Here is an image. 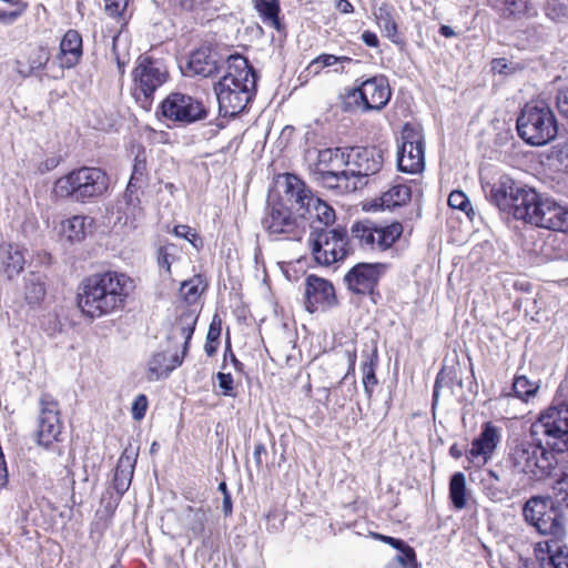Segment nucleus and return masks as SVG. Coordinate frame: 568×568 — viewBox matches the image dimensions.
I'll return each mask as SVG.
<instances>
[{
  "label": "nucleus",
  "mask_w": 568,
  "mask_h": 568,
  "mask_svg": "<svg viewBox=\"0 0 568 568\" xmlns=\"http://www.w3.org/2000/svg\"><path fill=\"white\" fill-rule=\"evenodd\" d=\"M226 73L214 84L220 114L235 116L245 110L256 91V73L239 53L226 57Z\"/></svg>",
  "instance_id": "1"
},
{
  "label": "nucleus",
  "mask_w": 568,
  "mask_h": 568,
  "mask_svg": "<svg viewBox=\"0 0 568 568\" xmlns=\"http://www.w3.org/2000/svg\"><path fill=\"white\" fill-rule=\"evenodd\" d=\"M133 288L129 276L118 272H105L88 277L78 295L81 312L97 318L124 305Z\"/></svg>",
  "instance_id": "2"
},
{
  "label": "nucleus",
  "mask_w": 568,
  "mask_h": 568,
  "mask_svg": "<svg viewBox=\"0 0 568 568\" xmlns=\"http://www.w3.org/2000/svg\"><path fill=\"white\" fill-rule=\"evenodd\" d=\"M557 459L541 443L514 440L505 458V467L525 481H541L550 477Z\"/></svg>",
  "instance_id": "3"
},
{
  "label": "nucleus",
  "mask_w": 568,
  "mask_h": 568,
  "mask_svg": "<svg viewBox=\"0 0 568 568\" xmlns=\"http://www.w3.org/2000/svg\"><path fill=\"white\" fill-rule=\"evenodd\" d=\"M109 189V176L100 168L81 166L60 176L53 183L52 196L74 203H93Z\"/></svg>",
  "instance_id": "4"
},
{
  "label": "nucleus",
  "mask_w": 568,
  "mask_h": 568,
  "mask_svg": "<svg viewBox=\"0 0 568 568\" xmlns=\"http://www.w3.org/2000/svg\"><path fill=\"white\" fill-rule=\"evenodd\" d=\"M519 136L531 145H545L557 135V121L545 102L527 103L517 118Z\"/></svg>",
  "instance_id": "5"
},
{
  "label": "nucleus",
  "mask_w": 568,
  "mask_h": 568,
  "mask_svg": "<svg viewBox=\"0 0 568 568\" xmlns=\"http://www.w3.org/2000/svg\"><path fill=\"white\" fill-rule=\"evenodd\" d=\"M483 187L488 201L515 220L520 219L535 190L507 174L500 175L494 183Z\"/></svg>",
  "instance_id": "6"
},
{
  "label": "nucleus",
  "mask_w": 568,
  "mask_h": 568,
  "mask_svg": "<svg viewBox=\"0 0 568 568\" xmlns=\"http://www.w3.org/2000/svg\"><path fill=\"white\" fill-rule=\"evenodd\" d=\"M525 520L547 539L541 542H564L566 525L564 516L550 505V499L542 496L530 497L523 507Z\"/></svg>",
  "instance_id": "7"
},
{
  "label": "nucleus",
  "mask_w": 568,
  "mask_h": 568,
  "mask_svg": "<svg viewBox=\"0 0 568 568\" xmlns=\"http://www.w3.org/2000/svg\"><path fill=\"white\" fill-rule=\"evenodd\" d=\"M262 226L273 240L301 241L307 231V219L292 206L277 202L267 206Z\"/></svg>",
  "instance_id": "8"
},
{
  "label": "nucleus",
  "mask_w": 568,
  "mask_h": 568,
  "mask_svg": "<svg viewBox=\"0 0 568 568\" xmlns=\"http://www.w3.org/2000/svg\"><path fill=\"white\" fill-rule=\"evenodd\" d=\"M531 197L518 221L540 229L568 232V207L549 196L539 194L536 190Z\"/></svg>",
  "instance_id": "9"
},
{
  "label": "nucleus",
  "mask_w": 568,
  "mask_h": 568,
  "mask_svg": "<svg viewBox=\"0 0 568 568\" xmlns=\"http://www.w3.org/2000/svg\"><path fill=\"white\" fill-rule=\"evenodd\" d=\"M197 316L193 311L186 310L178 317L173 332H179L184 338L182 355L175 354L171 358L163 352L154 353L148 362L146 378L159 381L168 377L176 367L181 366L189 349L190 341L195 329Z\"/></svg>",
  "instance_id": "10"
},
{
  "label": "nucleus",
  "mask_w": 568,
  "mask_h": 568,
  "mask_svg": "<svg viewBox=\"0 0 568 568\" xmlns=\"http://www.w3.org/2000/svg\"><path fill=\"white\" fill-rule=\"evenodd\" d=\"M390 87L385 75H374L365 80L357 79L356 87L345 94V109L359 108L364 112L381 111L389 102Z\"/></svg>",
  "instance_id": "11"
},
{
  "label": "nucleus",
  "mask_w": 568,
  "mask_h": 568,
  "mask_svg": "<svg viewBox=\"0 0 568 568\" xmlns=\"http://www.w3.org/2000/svg\"><path fill=\"white\" fill-rule=\"evenodd\" d=\"M308 242L314 260L324 266L344 260L349 253L347 232L342 227L314 230Z\"/></svg>",
  "instance_id": "12"
},
{
  "label": "nucleus",
  "mask_w": 568,
  "mask_h": 568,
  "mask_svg": "<svg viewBox=\"0 0 568 568\" xmlns=\"http://www.w3.org/2000/svg\"><path fill=\"white\" fill-rule=\"evenodd\" d=\"M132 75L134 95L144 108H148L152 103L154 92L168 81L169 72L160 60L141 55Z\"/></svg>",
  "instance_id": "13"
},
{
  "label": "nucleus",
  "mask_w": 568,
  "mask_h": 568,
  "mask_svg": "<svg viewBox=\"0 0 568 568\" xmlns=\"http://www.w3.org/2000/svg\"><path fill=\"white\" fill-rule=\"evenodd\" d=\"M545 436L547 447L556 453L568 452V406H551L534 425Z\"/></svg>",
  "instance_id": "14"
},
{
  "label": "nucleus",
  "mask_w": 568,
  "mask_h": 568,
  "mask_svg": "<svg viewBox=\"0 0 568 568\" xmlns=\"http://www.w3.org/2000/svg\"><path fill=\"white\" fill-rule=\"evenodd\" d=\"M397 151L398 170L405 173H419L425 166L424 135L422 130L406 123L400 132Z\"/></svg>",
  "instance_id": "15"
},
{
  "label": "nucleus",
  "mask_w": 568,
  "mask_h": 568,
  "mask_svg": "<svg viewBox=\"0 0 568 568\" xmlns=\"http://www.w3.org/2000/svg\"><path fill=\"white\" fill-rule=\"evenodd\" d=\"M403 233L400 223L378 226L374 223H356L352 227V235L364 250L385 251L389 248Z\"/></svg>",
  "instance_id": "16"
},
{
  "label": "nucleus",
  "mask_w": 568,
  "mask_h": 568,
  "mask_svg": "<svg viewBox=\"0 0 568 568\" xmlns=\"http://www.w3.org/2000/svg\"><path fill=\"white\" fill-rule=\"evenodd\" d=\"M345 159L348 174L358 180L361 189L366 186L367 178L378 173L383 166V152L375 146L347 148Z\"/></svg>",
  "instance_id": "17"
},
{
  "label": "nucleus",
  "mask_w": 568,
  "mask_h": 568,
  "mask_svg": "<svg viewBox=\"0 0 568 568\" xmlns=\"http://www.w3.org/2000/svg\"><path fill=\"white\" fill-rule=\"evenodd\" d=\"M162 115L180 123H193L206 118L207 112L203 103L184 93L169 94L161 103Z\"/></svg>",
  "instance_id": "18"
},
{
  "label": "nucleus",
  "mask_w": 568,
  "mask_h": 568,
  "mask_svg": "<svg viewBox=\"0 0 568 568\" xmlns=\"http://www.w3.org/2000/svg\"><path fill=\"white\" fill-rule=\"evenodd\" d=\"M62 432V422L58 402L44 394L40 399V414L38 418V444L49 447L59 440Z\"/></svg>",
  "instance_id": "19"
},
{
  "label": "nucleus",
  "mask_w": 568,
  "mask_h": 568,
  "mask_svg": "<svg viewBox=\"0 0 568 568\" xmlns=\"http://www.w3.org/2000/svg\"><path fill=\"white\" fill-rule=\"evenodd\" d=\"M500 442L501 429L491 422H486L481 425L478 437L473 439L471 447L466 456L470 463L485 465L491 459Z\"/></svg>",
  "instance_id": "20"
},
{
  "label": "nucleus",
  "mask_w": 568,
  "mask_h": 568,
  "mask_svg": "<svg viewBox=\"0 0 568 568\" xmlns=\"http://www.w3.org/2000/svg\"><path fill=\"white\" fill-rule=\"evenodd\" d=\"M385 267L382 263H358L345 275V282L356 294L372 293Z\"/></svg>",
  "instance_id": "21"
},
{
  "label": "nucleus",
  "mask_w": 568,
  "mask_h": 568,
  "mask_svg": "<svg viewBox=\"0 0 568 568\" xmlns=\"http://www.w3.org/2000/svg\"><path fill=\"white\" fill-rule=\"evenodd\" d=\"M336 304L335 290L331 282L310 275L305 282V306L310 313Z\"/></svg>",
  "instance_id": "22"
},
{
  "label": "nucleus",
  "mask_w": 568,
  "mask_h": 568,
  "mask_svg": "<svg viewBox=\"0 0 568 568\" xmlns=\"http://www.w3.org/2000/svg\"><path fill=\"white\" fill-rule=\"evenodd\" d=\"M224 64H226V58H223L216 50L202 47L191 53L186 72L189 75L209 78L216 74Z\"/></svg>",
  "instance_id": "23"
},
{
  "label": "nucleus",
  "mask_w": 568,
  "mask_h": 568,
  "mask_svg": "<svg viewBox=\"0 0 568 568\" xmlns=\"http://www.w3.org/2000/svg\"><path fill=\"white\" fill-rule=\"evenodd\" d=\"M514 476L505 467L489 469L480 480L483 494L494 503H503L510 497Z\"/></svg>",
  "instance_id": "24"
},
{
  "label": "nucleus",
  "mask_w": 568,
  "mask_h": 568,
  "mask_svg": "<svg viewBox=\"0 0 568 568\" xmlns=\"http://www.w3.org/2000/svg\"><path fill=\"white\" fill-rule=\"evenodd\" d=\"M534 554L539 568H568V546L564 542H536Z\"/></svg>",
  "instance_id": "25"
},
{
  "label": "nucleus",
  "mask_w": 568,
  "mask_h": 568,
  "mask_svg": "<svg viewBox=\"0 0 568 568\" xmlns=\"http://www.w3.org/2000/svg\"><path fill=\"white\" fill-rule=\"evenodd\" d=\"M312 178L321 186L333 190L338 194L361 189V184L357 183L358 180L352 178L346 168L337 171L314 172Z\"/></svg>",
  "instance_id": "26"
},
{
  "label": "nucleus",
  "mask_w": 568,
  "mask_h": 568,
  "mask_svg": "<svg viewBox=\"0 0 568 568\" xmlns=\"http://www.w3.org/2000/svg\"><path fill=\"white\" fill-rule=\"evenodd\" d=\"M314 195L305 183L294 174H286L284 181V196L280 202L292 206L294 212H304Z\"/></svg>",
  "instance_id": "27"
},
{
  "label": "nucleus",
  "mask_w": 568,
  "mask_h": 568,
  "mask_svg": "<svg viewBox=\"0 0 568 568\" xmlns=\"http://www.w3.org/2000/svg\"><path fill=\"white\" fill-rule=\"evenodd\" d=\"M26 265L24 251L17 244H0V272L8 280H12L20 274Z\"/></svg>",
  "instance_id": "28"
},
{
  "label": "nucleus",
  "mask_w": 568,
  "mask_h": 568,
  "mask_svg": "<svg viewBox=\"0 0 568 568\" xmlns=\"http://www.w3.org/2000/svg\"><path fill=\"white\" fill-rule=\"evenodd\" d=\"M82 57V37L77 30H68L60 42V65L73 68Z\"/></svg>",
  "instance_id": "29"
},
{
  "label": "nucleus",
  "mask_w": 568,
  "mask_h": 568,
  "mask_svg": "<svg viewBox=\"0 0 568 568\" xmlns=\"http://www.w3.org/2000/svg\"><path fill=\"white\" fill-rule=\"evenodd\" d=\"M22 293L30 308L40 306L47 294L44 276L36 272L28 273L23 277Z\"/></svg>",
  "instance_id": "30"
},
{
  "label": "nucleus",
  "mask_w": 568,
  "mask_h": 568,
  "mask_svg": "<svg viewBox=\"0 0 568 568\" xmlns=\"http://www.w3.org/2000/svg\"><path fill=\"white\" fill-rule=\"evenodd\" d=\"M346 154L347 148L324 149L318 151L317 160L311 173L345 169L347 166Z\"/></svg>",
  "instance_id": "31"
},
{
  "label": "nucleus",
  "mask_w": 568,
  "mask_h": 568,
  "mask_svg": "<svg viewBox=\"0 0 568 568\" xmlns=\"http://www.w3.org/2000/svg\"><path fill=\"white\" fill-rule=\"evenodd\" d=\"M489 4L498 10L503 17L509 18H532L537 10L529 0H489Z\"/></svg>",
  "instance_id": "32"
},
{
  "label": "nucleus",
  "mask_w": 568,
  "mask_h": 568,
  "mask_svg": "<svg viewBox=\"0 0 568 568\" xmlns=\"http://www.w3.org/2000/svg\"><path fill=\"white\" fill-rule=\"evenodd\" d=\"M134 466L135 459L126 454H122L120 456L113 476V487L119 497H122L129 489L133 477Z\"/></svg>",
  "instance_id": "33"
},
{
  "label": "nucleus",
  "mask_w": 568,
  "mask_h": 568,
  "mask_svg": "<svg viewBox=\"0 0 568 568\" xmlns=\"http://www.w3.org/2000/svg\"><path fill=\"white\" fill-rule=\"evenodd\" d=\"M149 180L148 155L144 149L138 151L132 168L125 195L134 194L139 189L145 186Z\"/></svg>",
  "instance_id": "34"
},
{
  "label": "nucleus",
  "mask_w": 568,
  "mask_h": 568,
  "mask_svg": "<svg viewBox=\"0 0 568 568\" xmlns=\"http://www.w3.org/2000/svg\"><path fill=\"white\" fill-rule=\"evenodd\" d=\"M50 59V53L45 48H31L27 60H17V71L23 78L30 77L33 72L45 67Z\"/></svg>",
  "instance_id": "35"
},
{
  "label": "nucleus",
  "mask_w": 568,
  "mask_h": 568,
  "mask_svg": "<svg viewBox=\"0 0 568 568\" xmlns=\"http://www.w3.org/2000/svg\"><path fill=\"white\" fill-rule=\"evenodd\" d=\"M303 213L307 219V226L311 220H315L327 227L332 225L336 219L334 209L316 196L311 197V202Z\"/></svg>",
  "instance_id": "36"
},
{
  "label": "nucleus",
  "mask_w": 568,
  "mask_h": 568,
  "mask_svg": "<svg viewBox=\"0 0 568 568\" xmlns=\"http://www.w3.org/2000/svg\"><path fill=\"white\" fill-rule=\"evenodd\" d=\"M93 225V219L84 215H74L62 224L64 236L70 242H81L85 239L88 230Z\"/></svg>",
  "instance_id": "37"
},
{
  "label": "nucleus",
  "mask_w": 568,
  "mask_h": 568,
  "mask_svg": "<svg viewBox=\"0 0 568 568\" xmlns=\"http://www.w3.org/2000/svg\"><path fill=\"white\" fill-rule=\"evenodd\" d=\"M568 232L560 237L549 235L541 247L542 256L548 261L568 260Z\"/></svg>",
  "instance_id": "38"
},
{
  "label": "nucleus",
  "mask_w": 568,
  "mask_h": 568,
  "mask_svg": "<svg viewBox=\"0 0 568 568\" xmlns=\"http://www.w3.org/2000/svg\"><path fill=\"white\" fill-rule=\"evenodd\" d=\"M412 191L406 184H395L379 197L383 209H394L410 201Z\"/></svg>",
  "instance_id": "39"
},
{
  "label": "nucleus",
  "mask_w": 568,
  "mask_h": 568,
  "mask_svg": "<svg viewBox=\"0 0 568 568\" xmlns=\"http://www.w3.org/2000/svg\"><path fill=\"white\" fill-rule=\"evenodd\" d=\"M255 10L260 13L263 22L281 30V21L278 18L280 2L278 0H253Z\"/></svg>",
  "instance_id": "40"
},
{
  "label": "nucleus",
  "mask_w": 568,
  "mask_h": 568,
  "mask_svg": "<svg viewBox=\"0 0 568 568\" xmlns=\"http://www.w3.org/2000/svg\"><path fill=\"white\" fill-rule=\"evenodd\" d=\"M449 498L457 509H463L467 505L466 477L463 473H455L449 480Z\"/></svg>",
  "instance_id": "41"
},
{
  "label": "nucleus",
  "mask_w": 568,
  "mask_h": 568,
  "mask_svg": "<svg viewBox=\"0 0 568 568\" xmlns=\"http://www.w3.org/2000/svg\"><path fill=\"white\" fill-rule=\"evenodd\" d=\"M184 519L190 530L196 536L204 532L207 520V511L202 507L187 506L184 510Z\"/></svg>",
  "instance_id": "42"
},
{
  "label": "nucleus",
  "mask_w": 568,
  "mask_h": 568,
  "mask_svg": "<svg viewBox=\"0 0 568 568\" xmlns=\"http://www.w3.org/2000/svg\"><path fill=\"white\" fill-rule=\"evenodd\" d=\"M206 288V282L201 275H195L181 284V295L189 303L192 304L197 301L200 295Z\"/></svg>",
  "instance_id": "43"
},
{
  "label": "nucleus",
  "mask_w": 568,
  "mask_h": 568,
  "mask_svg": "<svg viewBox=\"0 0 568 568\" xmlns=\"http://www.w3.org/2000/svg\"><path fill=\"white\" fill-rule=\"evenodd\" d=\"M377 365V351L374 349L369 361L362 364L363 372V386L365 394L368 398L372 397L374 387L377 385V377L375 375V367Z\"/></svg>",
  "instance_id": "44"
},
{
  "label": "nucleus",
  "mask_w": 568,
  "mask_h": 568,
  "mask_svg": "<svg viewBox=\"0 0 568 568\" xmlns=\"http://www.w3.org/2000/svg\"><path fill=\"white\" fill-rule=\"evenodd\" d=\"M375 17L379 28L385 32V36L393 42H396L397 24L392 16L390 9L383 4L375 12Z\"/></svg>",
  "instance_id": "45"
},
{
  "label": "nucleus",
  "mask_w": 568,
  "mask_h": 568,
  "mask_svg": "<svg viewBox=\"0 0 568 568\" xmlns=\"http://www.w3.org/2000/svg\"><path fill=\"white\" fill-rule=\"evenodd\" d=\"M134 194H129L128 196L124 194L126 200V206L124 210V214L126 215L125 224H129L132 229L138 226V222L143 217V209L140 205V200L138 196H133Z\"/></svg>",
  "instance_id": "46"
},
{
  "label": "nucleus",
  "mask_w": 568,
  "mask_h": 568,
  "mask_svg": "<svg viewBox=\"0 0 568 568\" xmlns=\"http://www.w3.org/2000/svg\"><path fill=\"white\" fill-rule=\"evenodd\" d=\"M351 61L352 59L348 57H336L334 54L323 53L311 61L307 70L314 74H318L324 68L333 67L343 62L349 63Z\"/></svg>",
  "instance_id": "47"
},
{
  "label": "nucleus",
  "mask_w": 568,
  "mask_h": 568,
  "mask_svg": "<svg viewBox=\"0 0 568 568\" xmlns=\"http://www.w3.org/2000/svg\"><path fill=\"white\" fill-rule=\"evenodd\" d=\"M539 388L537 383L530 382L526 376H516L513 383V390L516 397L527 400L534 396Z\"/></svg>",
  "instance_id": "48"
},
{
  "label": "nucleus",
  "mask_w": 568,
  "mask_h": 568,
  "mask_svg": "<svg viewBox=\"0 0 568 568\" xmlns=\"http://www.w3.org/2000/svg\"><path fill=\"white\" fill-rule=\"evenodd\" d=\"M386 568H417L415 550L405 544L394 558V561L387 565Z\"/></svg>",
  "instance_id": "49"
},
{
  "label": "nucleus",
  "mask_w": 568,
  "mask_h": 568,
  "mask_svg": "<svg viewBox=\"0 0 568 568\" xmlns=\"http://www.w3.org/2000/svg\"><path fill=\"white\" fill-rule=\"evenodd\" d=\"M178 254L179 248L172 243L165 244L158 250V264L161 268L165 270L166 274H171V265L178 258Z\"/></svg>",
  "instance_id": "50"
},
{
  "label": "nucleus",
  "mask_w": 568,
  "mask_h": 568,
  "mask_svg": "<svg viewBox=\"0 0 568 568\" xmlns=\"http://www.w3.org/2000/svg\"><path fill=\"white\" fill-rule=\"evenodd\" d=\"M448 205L452 209H457L464 212L468 217L474 214L473 206L467 195L459 190L453 191L448 196Z\"/></svg>",
  "instance_id": "51"
},
{
  "label": "nucleus",
  "mask_w": 568,
  "mask_h": 568,
  "mask_svg": "<svg viewBox=\"0 0 568 568\" xmlns=\"http://www.w3.org/2000/svg\"><path fill=\"white\" fill-rule=\"evenodd\" d=\"M545 11L552 21H562L568 17V6L565 0H548Z\"/></svg>",
  "instance_id": "52"
},
{
  "label": "nucleus",
  "mask_w": 568,
  "mask_h": 568,
  "mask_svg": "<svg viewBox=\"0 0 568 568\" xmlns=\"http://www.w3.org/2000/svg\"><path fill=\"white\" fill-rule=\"evenodd\" d=\"M555 495L568 507V466L554 485Z\"/></svg>",
  "instance_id": "53"
},
{
  "label": "nucleus",
  "mask_w": 568,
  "mask_h": 568,
  "mask_svg": "<svg viewBox=\"0 0 568 568\" xmlns=\"http://www.w3.org/2000/svg\"><path fill=\"white\" fill-rule=\"evenodd\" d=\"M146 408H148L146 396L143 394L138 395L132 404V408H131L132 417L135 420L142 419L145 415Z\"/></svg>",
  "instance_id": "54"
},
{
  "label": "nucleus",
  "mask_w": 568,
  "mask_h": 568,
  "mask_svg": "<svg viewBox=\"0 0 568 568\" xmlns=\"http://www.w3.org/2000/svg\"><path fill=\"white\" fill-rule=\"evenodd\" d=\"M219 386L225 396H234L233 376L230 373H217Z\"/></svg>",
  "instance_id": "55"
},
{
  "label": "nucleus",
  "mask_w": 568,
  "mask_h": 568,
  "mask_svg": "<svg viewBox=\"0 0 568 568\" xmlns=\"http://www.w3.org/2000/svg\"><path fill=\"white\" fill-rule=\"evenodd\" d=\"M105 11L112 17L121 16L126 9V0H104Z\"/></svg>",
  "instance_id": "56"
},
{
  "label": "nucleus",
  "mask_w": 568,
  "mask_h": 568,
  "mask_svg": "<svg viewBox=\"0 0 568 568\" xmlns=\"http://www.w3.org/2000/svg\"><path fill=\"white\" fill-rule=\"evenodd\" d=\"M556 104L559 113L568 119V88L558 90L556 97Z\"/></svg>",
  "instance_id": "57"
},
{
  "label": "nucleus",
  "mask_w": 568,
  "mask_h": 568,
  "mask_svg": "<svg viewBox=\"0 0 568 568\" xmlns=\"http://www.w3.org/2000/svg\"><path fill=\"white\" fill-rule=\"evenodd\" d=\"M173 233L178 237H182L187 240L191 243H194V239L196 237V234L193 232V230L187 225H176L173 230Z\"/></svg>",
  "instance_id": "58"
},
{
  "label": "nucleus",
  "mask_w": 568,
  "mask_h": 568,
  "mask_svg": "<svg viewBox=\"0 0 568 568\" xmlns=\"http://www.w3.org/2000/svg\"><path fill=\"white\" fill-rule=\"evenodd\" d=\"M206 0H175V3L183 10L192 11L205 3Z\"/></svg>",
  "instance_id": "59"
},
{
  "label": "nucleus",
  "mask_w": 568,
  "mask_h": 568,
  "mask_svg": "<svg viewBox=\"0 0 568 568\" xmlns=\"http://www.w3.org/2000/svg\"><path fill=\"white\" fill-rule=\"evenodd\" d=\"M60 163V160L59 158L57 156H52V158H48L47 160H44L43 162H41L38 166V170L40 173H47L53 169H55Z\"/></svg>",
  "instance_id": "60"
},
{
  "label": "nucleus",
  "mask_w": 568,
  "mask_h": 568,
  "mask_svg": "<svg viewBox=\"0 0 568 568\" xmlns=\"http://www.w3.org/2000/svg\"><path fill=\"white\" fill-rule=\"evenodd\" d=\"M362 41L371 48H376L378 45V38L373 31H364L361 36Z\"/></svg>",
  "instance_id": "61"
},
{
  "label": "nucleus",
  "mask_w": 568,
  "mask_h": 568,
  "mask_svg": "<svg viewBox=\"0 0 568 568\" xmlns=\"http://www.w3.org/2000/svg\"><path fill=\"white\" fill-rule=\"evenodd\" d=\"M556 156L561 163L567 162L568 166V139L556 148Z\"/></svg>",
  "instance_id": "62"
},
{
  "label": "nucleus",
  "mask_w": 568,
  "mask_h": 568,
  "mask_svg": "<svg viewBox=\"0 0 568 568\" xmlns=\"http://www.w3.org/2000/svg\"><path fill=\"white\" fill-rule=\"evenodd\" d=\"M266 454V447L263 443H258L254 447L253 458L257 468L262 466V455Z\"/></svg>",
  "instance_id": "63"
},
{
  "label": "nucleus",
  "mask_w": 568,
  "mask_h": 568,
  "mask_svg": "<svg viewBox=\"0 0 568 568\" xmlns=\"http://www.w3.org/2000/svg\"><path fill=\"white\" fill-rule=\"evenodd\" d=\"M346 358H347V362H348V369H347V375H349L351 373H354L355 371V364H356V349L355 348H352V349H345L344 352Z\"/></svg>",
  "instance_id": "64"
}]
</instances>
